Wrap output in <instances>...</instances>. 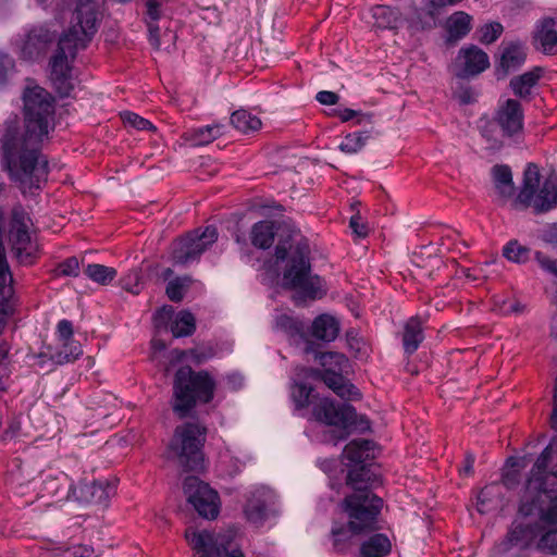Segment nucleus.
I'll return each instance as SVG.
<instances>
[{
	"mask_svg": "<svg viewBox=\"0 0 557 557\" xmlns=\"http://www.w3.org/2000/svg\"><path fill=\"white\" fill-rule=\"evenodd\" d=\"M503 25L498 22H492L483 25L479 29V40L482 44L490 45L498 39L503 33Z\"/></svg>",
	"mask_w": 557,
	"mask_h": 557,
	"instance_id": "de8ad7c7",
	"label": "nucleus"
},
{
	"mask_svg": "<svg viewBox=\"0 0 557 557\" xmlns=\"http://www.w3.org/2000/svg\"><path fill=\"white\" fill-rule=\"evenodd\" d=\"M228 461L233 462V458L231 456L225 455V456L222 457V463H226ZM243 467H244V463L240 460L235 459L234 460V465H233V469L228 471V474L230 475H235V474L239 473L242 471Z\"/></svg>",
	"mask_w": 557,
	"mask_h": 557,
	"instance_id": "052dcab7",
	"label": "nucleus"
},
{
	"mask_svg": "<svg viewBox=\"0 0 557 557\" xmlns=\"http://www.w3.org/2000/svg\"><path fill=\"white\" fill-rule=\"evenodd\" d=\"M214 389L215 381L207 371L195 372L189 366L181 367L173 383L174 412L185 418L197 401L209 403Z\"/></svg>",
	"mask_w": 557,
	"mask_h": 557,
	"instance_id": "39448f33",
	"label": "nucleus"
},
{
	"mask_svg": "<svg viewBox=\"0 0 557 557\" xmlns=\"http://www.w3.org/2000/svg\"><path fill=\"white\" fill-rule=\"evenodd\" d=\"M274 327L290 337L300 336L304 331V324L290 314L281 312L275 315Z\"/></svg>",
	"mask_w": 557,
	"mask_h": 557,
	"instance_id": "c9c22d12",
	"label": "nucleus"
},
{
	"mask_svg": "<svg viewBox=\"0 0 557 557\" xmlns=\"http://www.w3.org/2000/svg\"><path fill=\"white\" fill-rule=\"evenodd\" d=\"M527 48L523 44L515 41L504 46L499 67L504 74L507 75L509 72L519 69L525 61Z\"/></svg>",
	"mask_w": 557,
	"mask_h": 557,
	"instance_id": "412c9836",
	"label": "nucleus"
},
{
	"mask_svg": "<svg viewBox=\"0 0 557 557\" xmlns=\"http://www.w3.org/2000/svg\"><path fill=\"white\" fill-rule=\"evenodd\" d=\"M55 36V32L47 27L39 26L33 28L26 35L22 46V57L30 60L40 55L46 50L48 44L54 40Z\"/></svg>",
	"mask_w": 557,
	"mask_h": 557,
	"instance_id": "6ab92c4d",
	"label": "nucleus"
},
{
	"mask_svg": "<svg viewBox=\"0 0 557 557\" xmlns=\"http://www.w3.org/2000/svg\"><path fill=\"white\" fill-rule=\"evenodd\" d=\"M490 66L486 52L474 45L459 50L454 62V72L457 77L468 78L481 74Z\"/></svg>",
	"mask_w": 557,
	"mask_h": 557,
	"instance_id": "2eb2a0df",
	"label": "nucleus"
},
{
	"mask_svg": "<svg viewBox=\"0 0 557 557\" xmlns=\"http://www.w3.org/2000/svg\"><path fill=\"white\" fill-rule=\"evenodd\" d=\"M312 416L318 422L334 426L333 438L338 442L348 437V429L355 423L356 411L350 405L319 397L312 403Z\"/></svg>",
	"mask_w": 557,
	"mask_h": 557,
	"instance_id": "6e6552de",
	"label": "nucleus"
},
{
	"mask_svg": "<svg viewBox=\"0 0 557 557\" xmlns=\"http://www.w3.org/2000/svg\"><path fill=\"white\" fill-rule=\"evenodd\" d=\"M541 76L542 70L540 67H535L511 78L510 87L517 97L527 98L530 96L532 88L537 84Z\"/></svg>",
	"mask_w": 557,
	"mask_h": 557,
	"instance_id": "c85d7f7f",
	"label": "nucleus"
},
{
	"mask_svg": "<svg viewBox=\"0 0 557 557\" xmlns=\"http://www.w3.org/2000/svg\"><path fill=\"white\" fill-rule=\"evenodd\" d=\"M94 548L89 545L77 544L72 547V557H91Z\"/></svg>",
	"mask_w": 557,
	"mask_h": 557,
	"instance_id": "13d9d810",
	"label": "nucleus"
},
{
	"mask_svg": "<svg viewBox=\"0 0 557 557\" xmlns=\"http://www.w3.org/2000/svg\"><path fill=\"white\" fill-rule=\"evenodd\" d=\"M549 451L550 448L544 449L531 469L521 497L520 517L499 544L500 552L513 546L529 547L542 532L540 522L557 523V470L547 471Z\"/></svg>",
	"mask_w": 557,
	"mask_h": 557,
	"instance_id": "f03ea898",
	"label": "nucleus"
},
{
	"mask_svg": "<svg viewBox=\"0 0 557 557\" xmlns=\"http://www.w3.org/2000/svg\"><path fill=\"white\" fill-rule=\"evenodd\" d=\"M457 0H430L421 9V14H425L430 20L435 21L444 7L455 4Z\"/></svg>",
	"mask_w": 557,
	"mask_h": 557,
	"instance_id": "8fccbe9b",
	"label": "nucleus"
},
{
	"mask_svg": "<svg viewBox=\"0 0 557 557\" xmlns=\"http://www.w3.org/2000/svg\"><path fill=\"white\" fill-rule=\"evenodd\" d=\"M392 544L384 534L376 533L364 541L360 547V557H385L391 553Z\"/></svg>",
	"mask_w": 557,
	"mask_h": 557,
	"instance_id": "cd10ccee",
	"label": "nucleus"
},
{
	"mask_svg": "<svg viewBox=\"0 0 557 557\" xmlns=\"http://www.w3.org/2000/svg\"><path fill=\"white\" fill-rule=\"evenodd\" d=\"M493 120L508 138L520 134L523 129V111L520 102L507 99L498 106Z\"/></svg>",
	"mask_w": 557,
	"mask_h": 557,
	"instance_id": "dca6fc26",
	"label": "nucleus"
},
{
	"mask_svg": "<svg viewBox=\"0 0 557 557\" xmlns=\"http://www.w3.org/2000/svg\"><path fill=\"white\" fill-rule=\"evenodd\" d=\"M123 124L137 131H156L154 125L132 111H124L120 114Z\"/></svg>",
	"mask_w": 557,
	"mask_h": 557,
	"instance_id": "a18cd8bd",
	"label": "nucleus"
},
{
	"mask_svg": "<svg viewBox=\"0 0 557 557\" xmlns=\"http://www.w3.org/2000/svg\"><path fill=\"white\" fill-rule=\"evenodd\" d=\"M555 25L556 22L554 18H544L541 23V28L535 36V40L539 42L540 49L546 54L554 53L557 47V29L555 28Z\"/></svg>",
	"mask_w": 557,
	"mask_h": 557,
	"instance_id": "bb28decb",
	"label": "nucleus"
},
{
	"mask_svg": "<svg viewBox=\"0 0 557 557\" xmlns=\"http://www.w3.org/2000/svg\"><path fill=\"white\" fill-rule=\"evenodd\" d=\"M59 332L61 337L65 341L70 338V322L67 320H62L59 323Z\"/></svg>",
	"mask_w": 557,
	"mask_h": 557,
	"instance_id": "69168bd1",
	"label": "nucleus"
},
{
	"mask_svg": "<svg viewBox=\"0 0 557 557\" xmlns=\"http://www.w3.org/2000/svg\"><path fill=\"white\" fill-rule=\"evenodd\" d=\"M535 260L544 271L557 275V259H550L543 252L537 251L535 253Z\"/></svg>",
	"mask_w": 557,
	"mask_h": 557,
	"instance_id": "864d4df0",
	"label": "nucleus"
},
{
	"mask_svg": "<svg viewBox=\"0 0 557 557\" xmlns=\"http://www.w3.org/2000/svg\"><path fill=\"white\" fill-rule=\"evenodd\" d=\"M472 28V17L463 12L453 13L446 21L447 39L458 41L466 37Z\"/></svg>",
	"mask_w": 557,
	"mask_h": 557,
	"instance_id": "5701e85b",
	"label": "nucleus"
},
{
	"mask_svg": "<svg viewBox=\"0 0 557 557\" xmlns=\"http://www.w3.org/2000/svg\"><path fill=\"white\" fill-rule=\"evenodd\" d=\"M276 262H284L282 286L294 289L304 297L315 299L324 294L320 276L312 273L310 246L299 232H293L286 239H281L275 247Z\"/></svg>",
	"mask_w": 557,
	"mask_h": 557,
	"instance_id": "20e7f679",
	"label": "nucleus"
},
{
	"mask_svg": "<svg viewBox=\"0 0 557 557\" xmlns=\"http://www.w3.org/2000/svg\"><path fill=\"white\" fill-rule=\"evenodd\" d=\"M473 465H474V456L472 454H467L462 468H460V472L465 475H471L473 473Z\"/></svg>",
	"mask_w": 557,
	"mask_h": 557,
	"instance_id": "680f3d73",
	"label": "nucleus"
},
{
	"mask_svg": "<svg viewBox=\"0 0 557 557\" xmlns=\"http://www.w3.org/2000/svg\"><path fill=\"white\" fill-rule=\"evenodd\" d=\"M535 260L544 271L557 275V259H550L543 252L537 251L535 253Z\"/></svg>",
	"mask_w": 557,
	"mask_h": 557,
	"instance_id": "5fc2aeb1",
	"label": "nucleus"
},
{
	"mask_svg": "<svg viewBox=\"0 0 557 557\" xmlns=\"http://www.w3.org/2000/svg\"><path fill=\"white\" fill-rule=\"evenodd\" d=\"M30 219L20 209H15L12 215L10 242L12 249L21 263H30L37 250L29 233Z\"/></svg>",
	"mask_w": 557,
	"mask_h": 557,
	"instance_id": "4468645a",
	"label": "nucleus"
},
{
	"mask_svg": "<svg viewBox=\"0 0 557 557\" xmlns=\"http://www.w3.org/2000/svg\"><path fill=\"white\" fill-rule=\"evenodd\" d=\"M116 407V399L112 394L103 391L95 392L88 401V410L92 411L91 417L96 420L104 419L111 414V410Z\"/></svg>",
	"mask_w": 557,
	"mask_h": 557,
	"instance_id": "a878e982",
	"label": "nucleus"
},
{
	"mask_svg": "<svg viewBox=\"0 0 557 557\" xmlns=\"http://www.w3.org/2000/svg\"><path fill=\"white\" fill-rule=\"evenodd\" d=\"M369 138L370 132L368 131L348 134L341 143L339 149L346 153H356L364 147Z\"/></svg>",
	"mask_w": 557,
	"mask_h": 557,
	"instance_id": "ea45409f",
	"label": "nucleus"
},
{
	"mask_svg": "<svg viewBox=\"0 0 557 557\" xmlns=\"http://www.w3.org/2000/svg\"><path fill=\"white\" fill-rule=\"evenodd\" d=\"M162 2L161 0H147L146 7H147V15L152 22H157L161 16V7ZM149 32H150V40L153 46L157 48L159 47V27L154 23H149Z\"/></svg>",
	"mask_w": 557,
	"mask_h": 557,
	"instance_id": "37998d69",
	"label": "nucleus"
},
{
	"mask_svg": "<svg viewBox=\"0 0 557 557\" xmlns=\"http://www.w3.org/2000/svg\"><path fill=\"white\" fill-rule=\"evenodd\" d=\"M500 485L492 483L481 490L478 495V510L481 513H485L498 506L500 503Z\"/></svg>",
	"mask_w": 557,
	"mask_h": 557,
	"instance_id": "72a5a7b5",
	"label": "nucleus"
},
{
	"mask_svg": "<svg viewBox=\"0 0 557 557\" xmlns=\"http://www.w3.org/2000/svg\"><path fill=\"white\" fill-rule=\"evenodd\" d=\"M557 205V176L541 181L536 164L529 163L523 173L522 186L512 201L516 209L533 207L535 212H546Z\"/></svg>",
	"mask_w": 557,
	"mask_h": 557,
	"instance_id": "423d86ee",
	"label": "nucleus"
},
{
	"mask_svg": "<svg viewBox=\"0 0 557 557\" xmlns=\"http://www.w3.org/2000/svg\"><path fill=\"white\" fill-rule=\"evenodd\" d=\"M481 135L488 143L490 149L498 150L504 146V138L506 136L494 120L487 121L485 125L482 126Z\"/></svg>",
	"mask_w": 557,
	"mask_h": 557,
	"instance_id": "58836bf2",
	"label": "nucleus"
},
{
	"mask_svg": "<svg viewBox=\"0 0 557 557\" xmlns=\"http://www.w3.org/2000/svg\"><path fill=\"white\" fill-rule=\"evenodd\" d=\"M374 481L375 475L367 465L352 466L349 469L346 484L354 493L342 502V509L348 517V523L346 527L332 529L333 544L337 550L343 552L352 535L377 529V516L383 507V500L370 491Z\"/></svg>",
	"mask_w": 557,
	"mask_h": 557,
	"instance_id": "7ed1b4c3",
	"label": "nucleus"
},
{
	"mask_svg": "<svg viewBox=\"0 0 557 557\" xmlns=\"http://www.w3.org/2000/svg\"><path fill=\"white\" fill-rule=\"evenodd\" d=\"M223 135V126L219 124L206 125L191 129L186 134V139L193 146H205Z\"/></svg>",
	"mask_w": 557,
	"mask_h": 557,
	"instance_id": "2f4dec72",
	"label": "nucleus"
},
{
	"mask_svg": "<svg viewBox=\"0 0 557 557\" xmlns=\"http://www.w3.org/2000/svg\"><path fill=\"white\" fill-rule=\"evenodd\" d=\"M218 231L214 226H207L201 232L196 230L174 243L172 259L175 264L181 265L194 262L215 243Z\"/></svg>",
	"mask_w": 557,
	"mask_h": 557,
	"instance_id": "1a4fd4ad",
	"label": "nucleus"
},
{
	"mask_svg": "<svg viewBox=\"0 0 557 557\" xmlns=\"http://www.w3.org/2000/svg\"><path fill=\"white\" fill-rule=\"evenodd\" d=\"M115 479H101L83 478L77 481V484L72 490V495L79 504L92 505L99 508H108L111 499L116 495Z\"/></svg>",
	"mask_w": 557,
	"mask_h": 557,
	"instance_id": "9b49d317",
	"label": "nucleus"
},
{
	"mask_svg": "<svg viewBox=\"0 0 557 557\" xmlns=\"http://www.w3.org/2000/svg\"><path fill=\"white\" fill-rule=\"evenodd\" d=\"M173 314V308L171 306H164L156 312V319L160 321L169 320Z\"/></svg>",
	"mask_w": 557,
	"mask_h": 557,
	"instance_id": "0e129e2a",
	"label": "nucleus"
},
{
	"mask_svg": "<svg viewBox=\"0 0 557 557\" xmlns=\"http://www.w3.org/2000/svg\"><path fill=\"white\" fill-rule=\"evenodd\" d=\"M360 113L358 111H355L352 109H343L337 111V116L341 119L342 122H348L351 119L359 116Z\"/></svg>",
	"mask_w": 557,
	"mask_h": 557,
	"instance_id": "e2e57ef3",
	"label": "nucleus"
},
{
	"mask_svg": "<svg viewBox=\"0 0 557 557\" xmlns=\"http://www.w3.org/2000/svg\"><path fill=\"white\" fill-rule=\"evenodd\" d=\"M315 99L324 106H333L336 104L339 100V96L333 91L322 90L319 91L315 96Z\"/></svg>",
	"mask_w": 557,
	"mask_h": 557,
	"instance_id": "4d7b16f0",
	"label": "nucleus"
},
{
	"mask_svg": "<svg viewBox=\"0 0 557 557\" xmlns=\"http://www.w3.org/2000/svg\"><path fill=\"white\" fill-rule=\"evenodd\" d=\"M339 332V324L333 317L321 314L317 317L311 325L312 336L325 343L333 342Z\"/></svg>",
	"mask_w": 557,
	"mask_h": 557,
	"instance_id": "4be33fe9",
	"label": "nucleus"
},
{
	"mask_svg": "<svg viewBox=\"0 0 557 557\" xmlns=\"http://www.w3.org/2000/svg\"><path fill=\"white\" fill-rule=\"evenodd\" d=\"M85 275L100 285H109L117 275V272L112 267H107L99 263L88 264L84 270Z\"/></svg>",
	"mask_w": 557,
	"mask_h": 557,
	"instance_id": "f704fd0d",
	"label": "nucleus"
},
{
	"mask_svg": "<svg viewBox=\"0 0 557 557\" xmlns=\"http://www.w3.org/2000/svg\"><path fill=\"white\" fill-rule=\"evenodd\" d=\"M274 237V223L272 221H259L251 227V244L257 248H270L273 245Z\"/></svg>",
	"mask_w": 557,
	"mask_h": 557,
	"instance_id": "c756f323",
	"label": "nucleus"
},
{
	"mask_svg": "<svg viewBox=\"0 0 557 557\" xmlns=\"http://www.w3.org/2000/svg\"><path fill=\"white\" fill-rule=\"evenodd\" d=\"M498 200L505 203L513 196L512 173L508 165L497 164L491 171Z\"/></svg>",
	"mask_w": 557,
	"mask_h": 557,
	"instance_id": "aec40b11",
	"label": "nucleus"
},
{
	"mask_svg": "<svg viewBox=\"0 0 557 557\" xmlns=\"http://www.w3.org/2000/svg\"><path fill=\"white\" fill-rule=\"evenodd\" d=\"M222 536H225L224 544L221 546L218 545L214 556H216V557H245L243 552L239 548L232 546V542L234 539L233 531H228V532L224 533Z\"/></svg>",
	"mask_w": 557,
	"mask_h": 557,
	"instance_id": "09e8293b",
	"label": "nucleus"
},
{
	"mask_svg": "<svg viewBox=\"0 0 557 557\" xmlns=\"http://www.w3.org/2000/svg\"><path fill=\"white\" fill-rule=\"evenodd\" d=\"M373 442L364 438L352 440L344 448L345 458L354 466L364 465L372 457Z\"/></svg>",
	"mask_w": 557,
	"mask_h": 557,
	"instance_id": "b1692460",
	"label": "nucleus"
},
{
	"mask_svg": "<svg viewBox=\"0 0 557 557\" xmlns=\"http://www.w3.org/2000/svg\"><path fill=\"white\" fill-rule=\"evenodd\" d=\"M503 256L510 262L524 263L530 258V249L518 240H510L504 246Z\"/></svg>",
	"mask_w": 557,
	"mask_h": 557,
	"instance_id": "a19ab883",
	"label": "nucleus"
},
{
	"mask_svg": "<svg viewBox=\"0 0 557 557\" xmlns=\"http://www.w3.org/2000/svg\"><path fill=\"white\" fill-rule=\"evenodd\" d=\"M424 339L422 322L419 318H410L404 327L403 345L407 354H413Z\"/></svg>",
	"mask_w": 557,
	"mask_h": 557,
	"instance_id": "393cba45",
	"label": "nucleus"
},
{
	"mask_svg": "<svg viewBox=\"0 0 557 557\" xmlns=\"http://www.w3.org/2000/svg\"><path fill=\"white\" fill-rule=\"evenodd\" d=\"M349 226L352 233L358 237H366L368 235V226L363 223L362 218L358 213L350 218Z\"/></svg>",
	"mask_w": 557,
	"mask_h": 557,
	"instance_id": "6e6d98bb",
	"label": "nucleus"
},
{
	"mask_svg": "<svg viewBox=\"0 0 557 557\" xmlns=\"http://www.w3.org/2000/svg\"><path fill=\"white\" fill-rule=\"evenodd\" d=\"M196 329L195 317L189 311H181L172 323L174 337L189 336Z\"/></svg>",
	"mask_w": 557,
	"mask_h": 557,
	"instance_id": "e433bc0d",
	"label": "nucleus"
},
{
	"mask_svg": "<svg viewBox=\"0 0 557 557\" xmlns=\"http://www.w3.org/2000/svg\"><path fill=\"white\" fill-rule=\"evenodd\" d=\"M139 278H140V275H139V272L138 271H132L129 272L127 275H125L123 278H122V287L134 294V295H137L139 294L140 292V288H139Z\"/></svg>",
	"mask_w": 557,
	"mask_h": 557,
	"instance_id": "603ef678",
	"label": "nucleus"
},
{
	"mask_svg": "<svg viewBox=\"0 0 557 557\" xmlns=\"http://www.w3.org/2000/svg\"><path fill=\"white\" fill-rule=\"evenodd\" d=\"M245 515L247 519L256 524L263 521L265 517V504L260 499H249L245 507Z\"/></svg>",
	"mask_w": 557,
	"mask_h": 557,
	"instance_id": "49530a36",
	"label": "nucleus"
},
{
	"mask_svg": "<svg viewBox=\"0 0 557 557\" xmlns=\"http://www.w3.org/2000/svg\"><path fill=\"white\" fill-rule=\"evenodd\" d=\"M69 53L70 32L63 30L49 59V81L61 97L70 94Z\"/></svg>",
	"mask_w": 557,
	"mask_h": 557,
	"instance_id": "f8f14e48",
	"label": "nucleus"
},
{
	"mask_svg": "<svg viewBox=\"0 0 557 557\" xmlns=\"http://www.w3.org/2000/svg\"><path fill=\"white\" fill-rule=\"evenodd\" d=\"M206 434L207 429L197 422L176 426L168 446V458L175 459L186 470L199 468L203 461Z\"/></svg>",
	"mask_w": 557,
	"mask_h": 557,
	"instance_id": "0eeeda50",
	"label": "nucleus"
},
{
	"mask_svg": "<svg viewBox=\"0 0 557 557\" xmlns=\"http://www.w3.org/2000/svg\"><path fill=\"white\" fill-rule=\"evenodd\" d=\"M292 398L298 409L312 406V403L319 398L318 394L313 393V388L305 383H295L290 392Z\"/></svg>",
	"mask_w": 557,
	"mask_h": 557,
	"instance_id": "4c0bfd02",
	"label": "nucleus"
},
{
	"mask_svg": "<svg viewBox=\"0 0 557 557\" xmlns=\"http://www.w3.org/2000/svg\"><path fill=\"white\" fill-rule=\"evenodd\" d=\"M537 548L549 554H557V529L545 532L537 542Z\"/></svg>",
	"mask_w": 557,
	"mask_h": 557,
	"instance_id": "3c124183",
	"label": "nucleus"
},
{
	"mask_svg": "<svg viewBox=\"0 0 557 557\" xmlns=\"http://www.w3.org/2000/svg\"><path fill=\"white\" fill-rule=\"evenodd\" d=\"M223 534H213L208 531L197 532L188 529L185 532V537L189 543L193 550L200 555V557H212L215 555L218 545L224 544Z\"/></svg>",
	"mask_w": 557,
	"mask_h": 557,
	"instance_id": "a211bd4d",
	"label": "nucleus"
},
{
	"mask_svg": "<svg viewBox=\"0 0 557 557\" xmlns=\"http://www.w3.org/2000/svg\"><path fill=\"white\" fill-rule=\"evenodd\" d=\"M374 25L382 29L397 28L403 20L398 10L388 5H375L371 9Z\"/></svg>",
	"mask_w": 557,
	"mask_h": 557,
	"instance_id": "7c9ffc66",
	"label": "nucleus"
},
{
	"mask_svg": "<svg viewBox=\"0 0 557 557\" xmlns=\"http://www.w3.org/2000/svg\"><path fill=\"white\" fill-rule=\"evenodd\" d=\"M191 284L189 276L176 277L170 281L166 285V296L171 301L178 302L184 298L186 290Z\"/></svg>",
	"mask_w": 557,
	"mask_h": 557,
	"instance_id": "79ce46f5",
	"label": "nucleus"
},
{
	"mask_svg": "<svg viewBox=\"0 0 557 557\" xmlns=\"http://www.w3.org/2000/svg\"><path fill=\"white\" fill-rule=\"evenodd\" d=\"M320 363L323 368L322 371H326V370L345 371V369L348 366V359L343 354L329 351V352H324L320 356Z\"/></svg>",
	"mask_w": 557,
	"mask_h": 557,
	"instance_id": "c03bdc74",
	"label": "nucleus"
},
{
	"mask_svg": "<svg viewBox=\"0 0 557 557\" xmlns=\"http://www.w3.org/2000/svg\"><path fill=\"white\" fill-rule=\"evenodd\" d=\"M13 66V60L0 51V81L4 77L7 71Z\"/></svg>",
	"mask_w": 557,
	"mask_h": 557,
	"instance_id": "bf43d9fd",
	"label": "nucleus"
},
{
	"mask_svg": "<svg viewBox=\"0 0 557 557\" xmlns=\"http://www.w3.org/2000/svg\"><path fill=\"white\" fill-rule=\"evenodd\" d=\"M23 100L24 126H18L16 116L5 121L1 148L11 180L24 194H32L47 181V161L39 149L49 133L53 107L51 96L37 85H27Z\"/></svg>",
	"mask_w": 557,
	"mask_h": 557,
	"instance_id": "f257e3e1",
	"label": "nucleus"
},
{
	"mask_svg": "<svg viewBox=\"0 0 557 557\" xmlns=\"http://www.w3.org/2000/svg\"><path fill=\"white\" fill-rule=\"evenodd\" d=\"M311 372L315 377H320L341 398L357 399L360 397L359 391L343 375L344 371L312 370Z\"/></svg>",
	"mask_w": 557,
	"mask_h": 557,
	"instance_id": "f3484780",
	"label": "nucleus"
},
{
	"mask_svg": "<svg viewBox=\"0 0 557 557\" xmlns=\"http://www.w3.org/2000/svg\"><path fill=\"white\" fill-rule=\"evenodd\" d=\"M95 364V361L91 357L87 356L82 360V366L86 369H91Z\"/></svg>",
	"mask_w": 557,
	"mask_h": 557,
	"instance_id": "338daca9",
	"label": "nucleus"
},
{
	"mask_svg": "<svg viewBox=\"0 0 557 557\" xmlns=\"http://www.w3.org/2000/svg\"><path fill=\"white\" fill-rule=\"evenodd\" d=\"M459 99L462 103H469L471 101V96L468 90L459 95Z\"/></svg>",
	"mask_w": 557,
	"mask_h": 557,
	"instance_id": "774afa93",
	"label": "nucleus"
},
{
	"mask_svg": "<svg viewBox=\"0 0 557 557\" xmlns=\"http://www.w3.org/2000/svg\"><path fill=\"white\" fill-rule=\"evenodd\" d=\"M97 1L76 0L72 14V50L85 49L97 32Z\"/></svg>",
	"mask_w": 557,
	"mask_h": 557,
	"instance_id": "9d476101",
	"label": "nucleus"
},
{
	"mask_svg": "<svg viewBox=\"0 0 557 557\" xmlns=\"http://www.w3.org/2000/svg\"><path fill=\"white\" fill-rule=\"evenodd\" d=\"M232 125L243 134H250L259 131L262 126L261 120L246 110H237L231 115Z\"/></svg>",
	"mask_w": 557,
	"mask_h": 557,
	"instance_id": "473e14b6",
	"label": "nucleus"
},
{
	"mask_svg": "<svg viewBox=\"0 0 557 557\" xmlns=\"http://www.w3.org/2000/svg\"><path fill=\"white\" fill-rule=\"evenodd\" d=\"M184 493L201 517L216 518L220 509L219 496L207 483L197 476H187L184 481Z\"/></svg>",
	"mask_w": 557,
	"mask_h": 557,
	"instance_id": "ddd939ff",
	"label": "nucleus"
}]
</instances>
